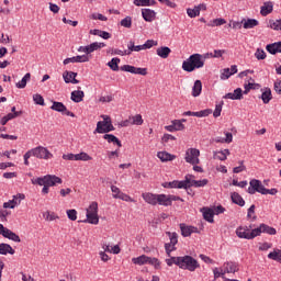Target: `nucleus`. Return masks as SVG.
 Returning a JSON list of instances; mask_svg holds the SVG:
<instances>
[{
	"instance_id": "obj_1",
	"label": "nucleus",
	"mask_w": 281,
	"mask_h": 281,
	"mask_svg": "<svg viewBox=\"0 0 281 281\" xmlns=\"http://www.w3.org/2000/svg\"><path fill=\"white\" fill-rule=\"evenodd\" d=\"M204 66L205 59L203 58V55L199 53L190 55L189 58L182 63V69L188 74H192V71H195V69H202Z\"/></svg>"
},
{
	"instance_id": "obj_2",
	"label": "nucleus",
	"mask_w": 281,
	"mask_h": 281,
	"mask_svg": "<svg viewBox=\"0 0 281 281\" xmlns=\"http://www.w3.org/2000/svg\"><path fill=\"white\" fill-rule=\"evenodd\" d=\"M30 157H36L37 159H52L54 155L43 146L35 147L24 154V166H30Z\"/></svg>"
},
{
	"instance_id": "obj_3",
	"label": "nucleus",
	"mask_w": 281,
	"mask_h": 281,
	"mask_svg": "<svg viewBox=\"0 0 281 281\" xmlns=\"http://www.w3.org/2000/svg\"><path fill=\"white\" fill-rule=\"evenodd\" d=\"M177 263H178L179 269H183V270L191 271V272L196 271V269L201 268V265L199 263V261L190 255L180 257V259H178Z\"/></svg>"
},
{
	"instance_id": "obj_4",
	"label": "nucleus",
	"mask_w": 281,
	"mask_h": 281,
	"mask_svg": "<svg viewBox=\"0 0 281 281\" xmlns=\"http://www.w3.org/2000/svg\"><path fill=\"white\" fill-rule=\"evenodd\" d=\"M33 186H47L48 188H54L56 183H63V179L55 175H46L44 177H38L31 180Z\"/></svg>"
},
{
	"instance_id": "obj_5",
	"label": "nucleus",
	"mask_w": 281,
	"mask_h": 281,
	"mask_svg": "<svg viewBox=\"0 0 281 281\" xmlns=\"http://www.w3.org/2000/svg\"><path fill=\"white\" fill-rule=\"evenodd\" d=\"M249 188L247 190L248 194H256L258 192L259 194H265V191L267 188H265V184H262V181L258 179H251L249 181Z\"/></svg>"
},
{
	"instance_id": "obj_6",
	"label": "nucleus",
	"mask_w": 281,
	"mask_h": 281,
	"mask_svg": "<svg viewBox=\"0 0 281 281\" xmlns=\"http://www.w3.org/2000/svg\"><path fill=\"white\" fill-rule=\"evenodd\" d=\"M112 131H115V126H113V122L109 121L106 122H98L97 123V128L93 131V134H101L104 135L106 133H111Z\"/></svg>"
},
{
	"instance_id": "obj_7",
	"label": "nucleus",
	"mask_w": 281,
	"mask_h": 281,
	"mask_svg": "<svg viewBox=\"0 0 281 281\" xmlns=\"http://www.w3.org/2000/svg\"><path fill=\"white\" fill-rule=\"evenodd\" d=\"M199 155H201V151L196 148H190L186 151V161L187 164H191L192 166H196L199 160Z\"/></svg>"
},
{
	"instance_id": "obj_8",
	"label": "nucleus",
	"mask_w": 281,
	"mask_h": 281,
	"mask_svg": "<svg viewBox=\"0 0 281 281\" xmlns=\"http://www.w3.org/2000/svg\"><path fill=\"white\" fill-rule=\"evenodd\" d=\"M78 77V72H74V71H68L65 70L63 74V78H64V82H66V85H78L80 82V80L76 79Z\"/></svg>"
},
{
	"instance_id": "obj_9",
	"label": "nucleus",
	"mask_w": 281,
	"mask_h": 281,
	"mask_svg": "<svg viewBox=\"0 0 281 281\" xmlns=\"http://www.w3.org/2000/svg\"><path fill=\"white\" fill-rule=\"evenodd\" d=\"M180 232L184 238L192 236V234H199V228L194 226H188L184 223L180 224Z\"/></svg>"
},
{
	"instance_id": "obj_10",
	"label": "nucleus",
	"mask_w": 281,
	"mask_h": 281,
	"mask_svg": "<svg viewBox=\"0 0 281 281\" xmlns=\"http://www.w3.org/2000/svg\"><path fill=\"white\" fill-rule=\"evenodd\" d=\"M142 16L146 23H153L157 19V12L153 9H142Z\"/></svg>"
},
{
	"instance_id": "obj_11",
	"label": "nucleus",
	"mask_w": 281,
	"mask_h": 281,
	"mask_svg": "<svg viewBox=\"0 0 281 281\" xmlns=\"http://www.w3.org/2000/svg\"><path fill=\"white\" fill-rule=\"evenodd\" d=\"M142 198L144 199L145 203H148L149 205H157L159 194L147 192L143 193Z\"/></svg>"
},
{
	"instance_id": "obj_12",
	"label": "nucleus",
	"mask_w": 281,
	"mask_h": 281,
	"mask_svg": "<svg viewBox=\"0 0 281 281\" xmlns=\"http://www.w3.org/2000/svg\"><path fill=\"white\" fill-rule=\"evenodd\" d=\"M243 93L244 91L241 88H236L234 93L228 92L223 98L224 100H243Z\"/></svg>"
},
{
	"instance_id": "obj_13",
	"label": "nucleus",
	"mask_w": 281,
	"mask_h": 281,
	"mask_svg": "<svg viewBox=\"0 0 281 281\" xmlns=\"http://www.w3.org/2000/svg\"><path fill=\"white\" fill-rule=\"evenodd\" d=\"M69 63H89V56L77 55L75 57H68L64 59V65H69Z\"/></svg>"
},
{
	"instance_id": "obj_14",
	"label": "nucleus",
	"mask_w": 281,
	"mask_h": 281,
	"mask_svg": "<svg viewBox=\"0 0 281 281\" xmlns=\"http://www.w3.org/2000/svg\"><path fill=\"white\" fill-rule=\"evenodd\" d=\"M201 212L203 214V218L204 221H206L207 223H214V210L210 209L207 206H204L201 209Z\"/></svg>"
},
{
	"instance_id": "obj_15",
	"label": "nucleus",
	"mask_w": 281,
	"mask_h": 281,
	"mask_svg": "<svg viewBox=\"0 0 281 281\" xmlns=\"http://www.w3.org/2000/svg\"><path fill=\"white\" fill-rule=\"evenodd\" d=\"M266 49L272 56H276V54H281V42H274L272 44H268L266 46Z\"/></svg>"
},
{
	"instance_id": "obj_16",
	"label": "nucleus",
	"mask_w": 281,
	"mask_h": 281,
	"mask_svg": "<svg viewBox=\"0 0 281 281\" xmlns=\"http://www.w3.org/2000/svg\"><path fill=\"white\" fill-rule=\"evenodd\" d=\"M144 48L142 45H135V41L131 40L127 43V49L125 50L126 56H131L133 52H142Z\"/></svg>"
},
{
	"instance_id": "obj_17",
	"label": "nucleus",
	"mask_w": 281,
	"mask_h": 281,
	"mask_svg": "<svg viewBox=\"0 0 281 281\" xmlns=\"http://www.w3.org/2000/svg\"><path fill=\"white\" fill-rule=\"evenodd\" d=\"M236 235L238 236V238H245L246 240H251L249 228L247 226L246 227H243V226L237 227Z\"/></svg>"
},
{
	"instance_id": "obj_18",
	"label": "nucleus",
	"mask_w": 281,
	"mask_h": 281,
	"mask_svg": "<svg viewBox=\"0 0 281 281\" xmlns=\"http://www.w3.org/2000/svg\"><path fill=\"white\" fill-rule=\"evenodd\" d=\"M103 139L108 140V144H113L114 146L122 148V140L113 134H104Z\"/></svg>"
},
{
	"instance_id": "obj_19",
	"label": "nucleus",
	"mask_w": 281,
	"mask_h": 281,
	"mask_svg": "<svg viewBox=\"0 0 281 281\" xmlns=\"http://www.w3.org/2000/svg\"><path fill=\"white\" fill-rule=\"evenodd\" d=\"M158 159H160V161L166 162V161H175V159H177L176 155H172L168 151H158L157 154Z\"/></svg>"
},
{
	"instance_id": "obj_20",
	"label": "nucleus",
	"mask_w": 281,
	"mask_h": 281,
	"mask_svg": "<svg viewBox=\"0 0 281 281\" xmlns=\"http://www.w3.org/2000/svg\"><path fill=\"white\" fill-rule=\"evenodd\" d=\"M224 267L226 273H236L237 271H239L238 262L236 261H226L224 263Z\"/></svg>"
},
{
	"instance_id": "obj_21",
	"label": "nucleus",
	"mask_w": 281,
	"mask_h": 281,
	"mask_svg": "<svg viewBox=\"0 0 281 281\" xmlns=\"http://www.w3.org/2000/svg\"><path fill=\"white\" fill-rule=\"evenodd\" d=\"M241 23H244L243 27L244 30H254V27H258L260 25V22L256 19H248V20H241Z\"/></svg>"
},
{
	"instance_id": "obj_22",
	"label": "nucleus",
	"mask_w": 281,
	"mask_h": 281,
	"mask_svg": "<svg viewBox=\"0 0 281 281\" xmlns=\"http://www.w3.org/2000/svg\"><path fill=\"white\" fill-rule=\"evenodd\" d=\"M273 12V2L267 1L263 2V5L261 7L260 14L261 16H268V14H271Z\"/></svg>"
},
{
	"instance_id": "obj_23",
	"label": "nucleus",
	"mask_w": 281,
	"mask_h": 281,
	"mask_svg": "<svg viewBox=\"0 0 281 281\" xmlns=\"http://www.w3.org/2000/svg\"><path fill=\"white\" fill-rule=\"evenodd\" d=\"M10 254L11 256H14L15 251L10 244H0V255L1 256H8Z\"/></svg>"
},
{
	"instance_id": "obj_24",
	"label": "nucleus",
	"mask_w": 281,
	"mask_h": 281,
	"mask_svg": "<svg viewBox=\"0 0 281 281\" xmlns=\"http://www.w3.org/2000/svg\"><path fill=\"white\" fill-rule=\"evenodd\" d=\"M70 99L72 100V102H76V103L82 102V100H85V91L82 90L72 91L70 94Z\"/></svg>"
},
{
	"instance_id": "obj_25",
	"label": "nucleus",
	"mask_w": 281,
	"mask_h": 281,
	"mask_svg": "<svg viewBox=\"0 0 281 281\" xmlns=\"http://www.w3.org/2000/svg\"><path fill=\"white\" fill-rule=\"evenodd\" d=\"M156 54L160 58H168V56H170V54H172V49H170V47H168V46H161V47L157 48Z\"/></svg>"
},
{
	"instance_id": "obj_26",
	"label": "nucleus",
	"mask_w": 281,
	"mask_h": 281,
	"mask_svg": "<svg viewBox=\"0 0 281 281\" xmlns=\"http://www.w3.org/2000/svg\"><path fill=\"white\" fill-rule=\"evenodd\" d=\"M232 202L235 203V205H239V207H245V199H243L241 195H239L238 192H233L231 194Z\"/></svg>"
},
{
	"instance_id": "obj_27",
	"label": "nucleus",
	"mask_w": 281,
	"mask_h": 281,
	"mask_svg": "<svg viewBox=\"0 0 281 281\" xmlns=\"http://www.w3.org/2000/svg\"><path fill=\"white\" fill-rule=\"evenodd\" d=\"M86 216L87 218L83 221V223H90V225H98L100 223L98 213H87Z\"/></svg>"
},
{
	"instance_id": "obj_28",
	"label": "nucleus",
	"mask_w": 281,
	"mask_h": 281,
	"mask_svg": "<svg viewBox=\"0 0 281 281\" xmlns=\"http://www.w3.org/2000/svg\"><path fill=\"white\" fill-rule=\"evenodd\" d=\"M52 111H56L57 113H61V115L65 114V111H67V106L63 102L53 101V105L50 106Z\"/></svg>"
},
{
	"instance_id": "obj_29",
	"label": "nucleus",
	"mask_w": 281,
	"mask_h": 281,
	"mask_svg": "<svg viewBox=\"0 0 281 281\" xmlns=\"http://www.w3.org/2000/svg\"><path fill=\"white\" fill-rule=\"evenodd\" d=\"M201 91H203V83L201 82V80H195L192 87L193 98H199V95H201Z\"/></svg>"
},
{
	"instance_id": "obj_30",
	"label": "nucleus",
	"mask_w": 281,
	"mask_h": 281,
	"mask_svg": "<svg viewBox=\"0 0 281 281\" xmlns=\"http://www.w3.org/2000/svg\"><path fill=\"white\" fill-rule=\"evenodd\" d=\"M157 205H164L165 207H170V195H166L164 193L158 194V202Z\"/></svg>"
},
{
	"instance_id": "obj_31",
	"label": "nucleus",
	"mask_w": 281,
	"mask_h": 281,
	"mask_svg": "<svg viewBox=\"0 0 281 281\" xmlns=\"http://www.w3.org/2000/svg\"><path fill=\"white\" fill-rule=\"evenodd\" d=\"M227 21L223 18H217L214 20H211L206 23L207 27H221V25H225Z\"/></svg>"
},
{
	"instance_id": "obj_32",
	"label": "nucleus",
	"mask_w": 281,
	"mask_h": 281,
	"mask_svg": "<svg viewBox=\"0 0 281 281\" xmlns=\"http://www.w3.org/2000/svg\"><path fill=\"white\" fill-rule=\"evenodd\" d=\"M133 265H138V267H142L144 265H148V256L142 255L139 257L132 258Z\"/></svg>"
},
{
	"instance_id": "obj_33",
	"label": "nucleus",
	"mask_w": 281,
	"mask_h": 281,
	"mask_svg": "<svg viewBox=\"0 0 281 281\" xmlns=\"http://www.w3.org/2000/svg\"><path fill=\"white\" fill-rule=\"evenodd\" d=\"M260 98H261L263 104H269V102H271V100H273V95L271 94V89L266 88V90L261 93Z\"/></svg>"
},
{
	"instance_id": "obj_34",
	"label": "nucleus",
	"mask_w": 281,
	"mask_h": 281,
	"mask_svg": "<svg viewBox=\"0 0 281 281\" xmlns=\"http://www.w3.org/2000/svg\"><path fill=\"white\" fill-rule=\"evenodd\" d=\"M32 78V75L30 72L25 74L24 77L21 79V81H19L18 83H15V87L18 89H25V87H27V81Z\"/></svg>"
},
{
	"instance_id": "obj_35",
	"label": "nucleus",
	"mask_w": 281,
	"mask_h": 281,
	"mask_svg": "<svg viewBox=\"0 0 281 281\" xmlns=\"http://www.w3.org/2000/svg\"><path fill=\"white\" fill-rule=\"evenodd\" d=\"M261 234H269V236H276V234H278V231L267 224H261Z\"/></svg>"
},
{
	"instance_id": "obj_36",
	"label": "nucleus",
	"mask_w": 281,
	"mask_h": 281,
	"mask_svg": "<svg viewBox=\"0 0 281 281\" xmlns=\"http://www.w3.org/2000/svg\"><path fill=\"white\" fill-rule=\"evenodd\" d=\"M108 67L112 69V71H120V58L113 57L109 63Z\"/></svg>"
},
{
	"instance_id": "obj_37",
	"label": "nucleus",
	"mask_w": 281,
	"mask_h": 281,
	"mask_svg": "<svg viewBox=\"0 0 281 281\" xmlns=\"http://www.w3.org/2000/svg\"><path fill=\"white\" fill-rule=\"evenodd\" d=\"M16 205H19V201L16 200V195H13L12 200H9L8 202L3 203V209L4 210H14V207H16Z\"/></svg>"
},
{
	"instance_id": "obj_38",
	"label": "nucleus",
	"mask_w": 281,
	"mask_h": 281,
	"mask_svg": "<svg viewBox=\"0 0 281 281\" xmlns=\"http://www.w3.org/2000/svg\"><path fill=\"white\" fill-rule=\"evenodd\" d=\"M76 161H91L93 159L89 154L81 151L79 154H76Z\"/></svg>"
},
{
	"instance_id": "obj_39",
	"label": "nucleus",
	"mask_w": 281,
	"mask_h": 281,
	"mask_svg": "<svg viewBox=\"0 0 281 281\" xmlns=\"http://www.w3.org/2000/svg\"><path fill=\"white\" fill-rule=\"evenodd\" d=\"M131 120V124L135 125V126H142V124H144V119H142V114H136L132 117H130Z\"/></svg>"
},
{
	"instance_id": "obj_40",
	"label": "nucleus",
	"mask_w": 281,
	"mask_h": 281,
	"mask_svg": "<svg viewBox=\"0 0 281 281\" xmlns=\"http://www.w3.org/2000/svg\"><path fill=\"white\" fill-rule=\"evenodd\" d=\"M167 236H169V239H170V243H167V244L171 245V247H175V245L179 243V235L177 233L167 232Z\"/></svg>"
},
{
	"instance_id": "obj_41",
	"label": "nucleus",
	"mask_w": 281,
	"mask_h": 281,
	"mask_svg": "<svg viewBox=\"0 0 281 281\" xmlns=\"http://www.w3.org/2000/svg\"><path fill=\"white\" fill-rule=\"evenodd\" d=\"M147 265H151L155 269H161V261L155 257H148Z\"/></svg>"
},
{
	"instance_id": "obj_42",
	"label": "nucleus",
	"mask_w": 281,
	"mask_h": 281,
	"mask_svg": "<svg viewBox=\"0 0 281 281\" xmlns=\"http://www.w3.org/2000/svg\"><path fill=\"white\" fill-rule=\"evenodd\" d=\"M268 27H270L271 30L274 31H281V19L274 21V20H269V25Z\"/></svg>"
},
{
	"instance_id": "obj_43",
	"label": "nucleus",
	"mask_w": 281,
	"mask_h": 281,
	"mask_svg": "<svg viewBox=\"0 0 281 281\" xmlns=\"http://www.w3.org/2000/svg\"><path fill=\"white\" fill-rule=\"evenodd\" d=\"M121 25L122 27H126L127 30H131V27H133V18L127 15L126 18L121 20Z\"/></svg>"
},
{
	"instance_id": "obj_44",
	"label": "nucleus",
	"mask_w": 281,
	"mask_h": 281,
	"mask_svg": "<svg viewBox=\"0 0 281 281\" xmlns=\"http://www.w3.org/2000/svg\"><path fill=\"white\" fill-rule=\"evenodd\" d=\"M188 183H190L188 177H184V180H176V188H178V190H188Z\"/></svg>"
},
{
	"instance_id": "obj_45",
	"label": "nucleus",
	"mask_w": 281,
	"mask_h": 281,
	"mask_svg": "<svg viewBox=\"0 0 281 281\" xmlns=\"http://www.w3.org/2000/svg\"><path fill=\"white\" fill-rule=\"evenodd\" d=\"M244 88H245L244 95H247V93H249V91L251 89H254V90L259 89L260 85L259 83H251V82H249V83H245Z\"/></svg>"
},
{
	"instance_id": "obj_46",
	"label": "nucleus",
	"mask_w": 281,
	"mask_h": 281,
	"mask_svg": "<svg viewBox=\"0 0 281 281\" xmlns=\"http://www.w3.org/2000/svg\"><path fill=\"white\" fill-rule=\"evenodd\" d=\"M5 238H8L9 240H13V243H21V237H19V235H16V233H14L10 229L7 233Z\"/></svg>"
},
{
	"instance_id": "obj_47",
	"label": "nucleus",
	"mask_w": 281,
	"mask_h": 281,
	"mask_svg": "<svg viewBox=\"0 0 281 281\" xmlns=\"http://www.w3.org/2000/svg\"><path fill=\"white\" fill-rule=\"evenodd\" d=\"M33 101H34V104H38L40 106H45V99L43 98V95L38 93L33 94Z\"/></svg>"
},
{
	"instance_id": "obj_48",
	"label": "nucleus",
	"mask_w": 281,
	"mask_h": 281,
	"mask_svg": "<svg viewBox=\"0 0 281 281\" xmlns=\"http://www.w3.org/2000/svg\"><path fill=\"white\" fill-rule=\"evenodd\" d=\"M11 212L0 207V222L8 223V216H10Z\"/></svg>"
},
{
	"instance_id": "obj_49",
	"label": "nucleus",
	"mask_w": 281,
	"mask_h": 281,
	"mask_svg": "<svg viewBox=\"0 0 281 281\" xmlns=\"http://www.w3.org/2000/svg\"><path fill=\"white\" fill-rule=\"evenodd\" d=\"M158 43L155 40H147L143 45V49H150L151 47H157Z\"/></svg>"
},
{
	"instance_id": "obj_50",
	"label": "nucleus",
	"mask_w": 281,
	"mask_h": 281,
	"mask_svg": "<svg viewBox=\"0 0 281 281\" xmlns=\"http://www.w3.org/2000/svg\"><path fill=\"white\" fill-rule=\"evenodd\" d=\"M255 58H257V60H265V58H267V53H265V49L262 48H257Z\"/></svg>"
},
{
	"instance_id": "obj_51",
	"label": "nucleus",
	"mask_w": 281,
	"mask_h": 281,
	"mask_svg": "<svg viewBox=\"0 0 281 281\" xmlns=\"http://www.w3.org/2000/svg\"><path fill=\"white\" fill-rule=\"evenodd\" d=\"M187 14H188V16H190V19H196V16H199V14H201V12L199 11V9L196 7H194L193 9H188Z\"/></svg>"
},
{
	"instance_id": "obj_52",
	"label": "nucleus",
	"mask_w": 281,
	"mask_h": 281,
	"mask_svg": "<svg viewBox=\"0 0 281 281\" xmlns=\"http://www.w3.org/2000/svg\"><path fill=\"white\" fill-rule=\"evenodd\" d=\"M209 115H212V109H205V110L195 112V117H207Z\"/></svg>"
},
{
	"instance_id": "obj_53",
	"label": "nucleus",
	"mask_w": 281,
	"mask_h": 281,
	"mask_svg": "<svg viewBox=\"0 0 281 281\" xmlns=\"http://www.w3.org/2000/svg\"><path fill=\"white\" fill-rule=\"evenodd\" d=\"M108 54H111L112 56H126V50H121L117 48H110Z\"/></svg>"
},
{
	"instance_id": "obj_54",
	"label": "nucleus",
	"mask_w": 281,
	"mask_h": 281,
	"mask_svg": "<svg viewBox=\"0 0 281 281\" xmlns=\"http://www.w3.org/2000/svg\"><path fill=\"white\" fill-rule=\"evenodd\" d=\"M171 124H173L176 131H186V125L179 120L171 121Z\"/></svg>"
},
{
	"instance_id": "obj_55",
	"label": "nucleus",
	"mask_w": 281,
	"mask_h": 281,
	"mask_svg": "<svg viewBox=\"0 0 281 281\" xmlns=\"http://www.w3.org/2000/svg\"><path fill=\"white\" fill-rule=\"evenodd\" d=\"M207 183H210V180L202 179V180H195L193 182V186H194V188H205V186H207Z\"/></svg>"
},
{
	"instance_id": "obj_56",
	"label": "nucleus",
	"mask_w": 281,
	"mask_h": 281,
	"mask_svg": "<svg viewBox=\"0 0 281 281\" xmlns=\"http://www.w3.org/2000/svg\"><path fill=\"white\" fill-rule=\"evenodd\" d=\"M260 234H262L261 224L259 225V227L254 228V229L250 232V240H254V238H256V236H260Z\"/></svg>"
},
{
	"instance_id": "obj_57",
	"label": "nucleus",
	"mask_w": 281,
	"mask_h": 281,
	"mask_svg": "<svg viewBox=\"0 0 281 281\" xmlns=\"http://www.w3.org/2000/svg\"><path fill=\"white\" fill-rule=\"evenodd\" d=\"M232 76L231 69L229 68H224L221 72V80H228L229 77Z\"/></svg>"
},
{
	"instance_id": "obj_58",
	"label": "nucleus",
	"mask_w": 281,
	"mask_h": 281,
	"mask_svg": "<svg viewBox=\"0 0 281 281\" xmlns=\"http://www.w3.org/2000/svg\"><path fill=\"white\" fill-rule=\"evenodd\" d=\"M88 214H98V202H92L87 209Z\"/></svg>"
},
{
	"instance_id": "obj_59",
	"label": "nucleus",
	"mask_w": 281,
	"mask_h": 281,
	"mask_svg": "<svg viewBox=\"0 0 281 281\" xmlns=\"http://www.w3.org/2000/svg\"><path fill=\"white\" fill-rule=\"evenodd\" d=\"M69 221H76L78 218V212L74 209L67 211Z\"/></svg>"
},
{
	"instance_id": "obj_60",
	"label": "nucleus",
	"mask_w": 281,
	"mask_h": 281,
	"mask_svg": "<svg viewBox=\"0 0 281 281\" xmlns=\"http://www.w3.org/2000/svg\"><path fill=\"white\" fill-rule=\"evenodd\" d=\"M223 111V101L220 104L215 105V110L213 112L214 117H221V112Z\"/></svg>"
},
{
	"instance_id": "obj_61",
	"label": "nucleus",
	"mask_w": 281,
	"mask_h": 281,
	"mask_svg": "<svg viewBox=\"0 0 281 281\" xmlns=\"http://www.w3.org/2000/svg\"><path fill=\"white\" fill-rule=\"evenodd\" d=\"M135 66H131V65H123L121 66V71H127L128 74H135Z\"/></svg>"
},
{
	"instance_id": "obj_62",
	"label": "nucleus",
	"mask_w": 281,
	"mask_h": 281,
	"mask_svg": "<svg viewBox=\"0 0 281 281\" xmlns=\"http://www.w3.org/2000/svg\"><path fill=\"white\" fill-rule=\"evenodd\" d=\"M134 5L150 7V0H134Z\"/></svg>"
},
{
	"instance_id": "obj_63",
	"label": "nucleus",
	"mask_w": 281,
	"mask_h": 281,
	"mask_svg": "<svg viewBox=\"0 0 281 281\" xmlns=\"http://www.w3.org/2000/svg\"><path fill=\"white\" fill-rule=\"evenodd\" d=\"M214 159H218L220 161H225V159H227V156H225V153L221 150L214 154Z\"/></svg>"
},
{
	"instance_id": "obj_64",
	"label": "nucleus",
	"mask_w": 281,
	"mask_h": 281,
	"mask_svg": "<svg viewBox=\"0 0 281 281\" xmlns=\"http://www.w3.org/2000/svg\"><path fill=\"white\" fill-rule=\"evenodd\" d=\"M44 217L46 221H56V218H58V215H56V213H49V211H47L46 213H44Z\"/></svg>"
}]
</instances>
